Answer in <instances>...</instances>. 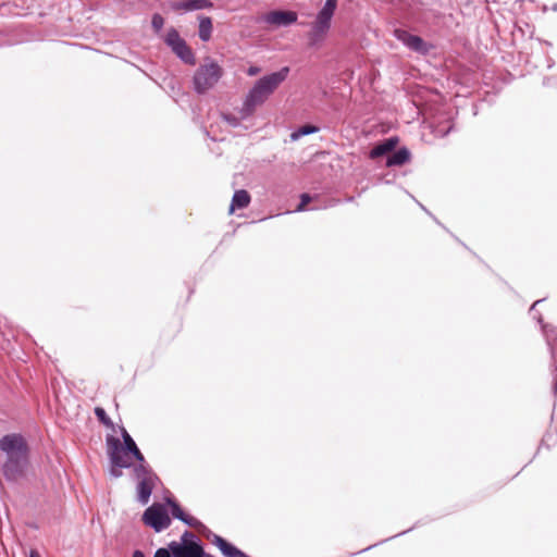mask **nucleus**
<instances>
[{
  "instance_id": "nucleus-15",
  "label": "nucleus",
  "mask_w": 557,
  "mask_h": 557,
  "mask_svg": "<svg viewBox=\"0 0 557 557\" xmlns=\"http://www.w3.org/2000/svg\"><path fill=\"white\" fill-rule=\"evenodd\" d=\"M544 299H539L536 301H534V304L531 306L530 308V314L532 315V318L534 320H536L541 325H542V331H544V327L547 326V330L549 331V333L552 334V339H550V343L552 344H555L557 342V327H554L549 324H544L543 323V318H542V314L537 312L536 310V307L543 302ZM545 334V332H543Z\"/></svg>"
},
{
  "instance_id": "nucleus-8",
  "label": "nucleus",
  "mask_w": 557,
  "mask_h": 557,
  "mask_svg": "<svg viewBox=\"0 0 557 557\" xmlns=\"http://www.w3.org/2000/svg\"><path fill=\"white\" fill-rule=\"evenodd\" d=\"M143 521L156 532H161L171 524L168 511L161 504H153L148 507L143 515Z\"/></svg>"
},
{
  "instance_id": "nucleus-31",
  "label": "nucleus",
  "mask_w": 557,
  "mask_h": 557,
  "mask_svg": "<svg viewBox=\"0 0 557 557\" xmlns=\"http://www.w3.org/2000/svg\"><path fill=\"white\" fill-rule=\"evenodd\" d=\"M29 557H40L39 553L35 549L30 550Z\"/></svg>"
},
{
  "instance_id": "nucleus-27",
  "label": "nucleus",
  "mask_w": 557,
  "mask_h": 557,
  "mask_svg": "<svg viewBox=\"0 0 557 557\" xmlns=\"http://www.w3.org/2000/svg\"><path fill=\"white\" fill-rule=\"evenodd\" d=\"M410 530H411V529H409V531H410ZM407 532H408V530L403 531V532H400V533H398V534H396V535H394V536H391V537H388V539H385V540H383V541H381V542H379V543H376V544L370 545V546H368L367 548L362 549L361 552H367V550L371 549L372 547H374V546H376V545H379V544H382V543H384V542H386V541H389V540H392V539H394V537H396V536L403 535V534H405V533H407Z\"/></svg>"
},
{
  "instance_id": "nucleus-18",
  "label": "nucleus",
  "mask_w": 557,
  "mask_h": 557,
  "mask_svg": "<svg viewBox=\"0 0 557 557\" xmlns=\"http://www.w3.org/2000/svg\"><path fill=\"white\" fill-rule=\"evenodd\" d=\"M319 131V127L314 126V125H311V124H306V125H302L300 126L299 128H297L296 131H294L292 134H290V139L293 141H296L298 140L299 138H301L302 136H307V135H310V134H314Z\"/></svg>"
},
{
  "instance_id": "nucleus-9",
  "label": "nucleus",
  "mask_w": 557,
  "mask_h": 557,
  "mask_svg": "<svg viewBox=\"0 0 557 557\" xmlns=\"http://www.w3.org/2000/svg\"><path fill=\"white\" fill-rule=\"evenodd\" d=\"M393 35L397 40L403 42L406 48L419 54L426 55L432 49V45L428 44L420 36L410 34L406 29L395 28Z\"/></svg>"
},
{
  "instance_id": "nucleus-29",
  "label": "nucleus",
  "mask_w": 557,
  "mask_h": 557,
  "mask_svg": "<svg viewBox=\"0 0 557 557\" xmlns=\"http://www.w3.org/2000/svg\"><path fill=\"white\" fill-rule=\"evenodd\" d=\"M324 5H329L331 8L336 9L337 8V0H326Z\"/></svg>"
},
{
  "instance_id": "nucleus-12",
  "label": "nucleus",
  "mask_w": 557,
  "mask_h": 557,
  "mask_svg": "<svg viewBox=\"0 0 557 557\" xmlns=\"http://www.w3.org/2000/svg\"><path fill=\"white\" fill-rule=\"evenodd\" d=\"M398 144V138L393 136L384 139L375 145L370 151V158L376 159L386 154H391Z\"/></svg>"
},
{
  "instance_id": "nucleus-24",
  "label": "nucleus",
  "mask_w": 557,
  "mask_h": 557,
  "mask_svg": "<svg viewBox=\"0 0 557 557\" xmlns=\"http://www.w3.org/2000/svg\"><path fill=\"white\" fill-rule=\"evenodd\" d=\"M153 557H175L174 549L170 548V544L168 547H160L156 550Z\"/></svg>"
},
{
  "instance_id": "nucleus-23",
  "label": "nucleus",
  "mask_w": 557,
  "mask_h": 557,
  "mask_svg": "<svg viewBox=\"0 0 557 557\" xmlns=\"http://www.w3.org/2000/svg\"><path fill=\"white\" fill-rule=\"evenodd\" d=\"M223 120L232 127H237L240 125V121L243 120L242 116L237 117L234 114L225 113L222 115Z\"/></svg>"
},
{
  "instance_id": "nucleus-19",
  "label": "nucleus",
  "mask_w": 557,
  "mask_h": 557,
  "mask_svg": "<svg viewBox=\"0 0 557 557\" xmlns=\"http://www.w3.org/2000/svg\"><path fill=\"white\" fill-rule=\"evenodd\" d=\"M168 504L170 505L171 507V513L172 516L175 518V519H178L183 522V520L185 519L186 517V513L184 512V510L182 509V507L175 502V500H172V499H169L168 500Z\"/></svg>"
},
{
  "instance_id": "nucleus-3",
  "label": "nucleus",
  "mask_w": 557,
  "mask_h": 557,
  "mask_svg": "<svg viewBox=\"0 0 557 557\" xmlns=\"http://www.w3.org/2000/svg\"><path fill=\"white\" fill-rule=\"evenodd\" d=\"M289 71L288 66H284L276 72H272L257 79L253 86L249 89L239 110L242 119L250 117L257 108L262 106L287 78Z\"/></svg>"
},
{
  "instance_id": "nucleus-22",
  "label": "nucleus",
  "mask_w": 557,
  "mask_h": 557,
  "mask_svg": "<svg viewBox=\"0 0 557 557\" xmlns=\"http://www.w3.org/2000/svg\"><path fill=\"white\" fill-rule=\"evenodd\" d=\"M183 522L185 524H187L188 527L194 528L196 530H200V529L205 528V525L202 524L201 521H199L195 517H191V516H188V515H186V517L183 520Z\"/></svg>"
},
{
  "instance_id": "nucleus-26",
  "label": "nucleus",
  "mask_w": 557,
  "mask_h": 557,
  "mask_svg": "<svg viewBox=\"0 0 557 557\" xmlns=\"http://www.w3.org/2000/svg\"><path fill=\"white\" fill-rule=\"evenodd\" d=\"M135 465L132 463V467H125V469H129L134 467ZM122 469H124V467H120V466H116L114 462H111V469H110V474L111 476L117 479L122 475Z\"/></svg>"
},
{
  "instance_id": "nucleus-30",
  "label": "nucleus",
  "mask_w": 557,
  "mask_h": 557,
  "mask_svg": "<svg viewBox=\"0 0 557 557\" xmlns=\"http://www.w3.org/2000/svg\"><path fill=\"white\" fill-rule=\"evenodd\" d=\"M132 557H145V554L141 550L137 549L133 553Z\"/></svg>"
},
{
  "instance_id": "nucleus-7",
  "label": "nucleus",
  "mask_w": 557,
  "mask_h": 557,
  "mask_svg": "<svg viewBox=\"0 0 557 557\" xmlns=\"http://www.w3.org/2000/svg\"><path fill=\"white\" fill-rule=\"evenodd\" d=\"M170 548L174 549L175 557H205V549L195 534L185 531L181 542H171Z\"/></svg>"
},
{
  "instance_id": "nucleus-10",
  "label": "nucleus",
  "mask_w": 557,
  "mask_h": 557,
  "mask_svg": "<svg viewBox=\"0 0 557 557\" xmlns=\"http://www.w3.org/2000/svg\"><path fill=\"white\" fill-rule=\"evenodd\" d=\"M212 7L213 3L210 0H180L171 3V9L181 13L211 9Z\"/></svg>"
},
{
  "instance_id": "nucleus-14",
  "label": "nucleus",
  "mask_w": 557,
  "mask_h": 557,
  "mask_svg": "<svg viewBox=\"0 0 557 557\" xmlns=\"http://www.w3.org/2000/svg\"><path fill=\"white\" fill-rule=\"evenodd\" d=\"M250 203V195L245 189L236 190L233 195L230 212H234L236 209H245Z\"/></svg>"
},
{
  "instance_id": "nucleus-25",
  "label": "nucleus",
  "mask_w": 557,
  "mask_h": 557,
  "mask_svg": "<svg viewBox=\"0 0 557 557\" xmlns=\"http://www.w3.org/2000/svg\"><path fill=\"white\" fill-rule=\"evenodd\" d=\"M311 200H312V198H311V196H310L309 194H302V195L300 196V202H299V205L297 206V208H296V210H295V211H296V212H300V211L306 210V208H307L308 203H309V202H311Z\"/></svg>"
},
{
  "instance_id": "nucleus-11",
  "label": "nucleus",
  "mask_w": 557,
  "mask_h": 557,
  "mask_svg": "<svg viewBox=\"0 0 557 557\" xmlns=\"http://www.w3.org/2000/svg\"><path fill=\"white\" fill-rule=\"evenodd\" d=\"M297 21L293 11H272L265 15V22L278 26H288Z\"/></svg>"
},
{
  "instance_id": "nucleus-4",
  "label": "nucleus",
  "mask_w": 557,
  "mask_h": 557,
  "mask_svg": "<svg viewBox=\"0 0 557 557\" xmlns=\"http://www.w3.org/2000/svg\"><path fill=\"white\" fill-rule=\"evenodd\" d=\"M221 66L213 61L200 65L194 74V89L197 94L202 95L213 88L222 76Z\"/></svg>"
},
{
  "instance_id": "nucleus-1",
  "label": "nucleus",
  "mask_w": 557,
  "mask_h": 557,
  "mask_svg": "<svg viewBox=\"0 0 557 557\" xmlns=\"http://www.w3.org/2000/svg\"><path fill=\"white\" fill-rule=\"evenodd\" d=\"M120 432L123 443L113 435H108L106 438L110 462H114L120 467H132L128 455L137 461L133 467V478L137 481V500L141 505H146L149 503L152 491L159 482V476L149 466L126 429L121 426Z\"/></svg>"
},
{
  "instance_id": "nucleus-28",
  "label": "nucleus",
  "mask_w": 557,
  "mask_h": 557,
  "mask_svg": "<svg viewBox=\"0 0 557 557\" xmlns=\"http://www.w3.org/2000/svg\"><path fill=\"white\" fill-rule=\"evenodd\" d=\"M260 72V69L258 66H250L247 71V74L249 76H255Z\"/></svg>"
},
{
  "instance_id": "nucleus-21",
  "label": "nucleus",
  "mask_w": 557,
  "mask_h": 557,
  "mask_svg": "<svg viewBox=\"0 0 557 557\" xmlns=\"http://www.w3.org/2000/svg\"><path fill=\"white\" fill-rule=\"evenodd\" d=\"M164 25V18L161 14L154 13L151 17V27L156 34H160Z\"/></svg>"
},
{
  "instance_id": "nucleus-35",
  "label": "nucleus",
  "mask_w": 557,
  "mask_h": 557,
  "mask_svg": "<svg viewBox=\"0 0 557 557\" xmlns=\"http://www.w3.org/2000/svg\"><path fill=\"white\" fill-rule=\"evenodd\" d=\"M205 557H212V556L206 553V554H205Z\"/></svg>"
},
{
  "instance_id": "nucleus-17",
  "label": "nucleus",
  "mask_w": 557,
  "mask_h": 557,
  "mask_svg": "<svg viewBox=\"0 0 557 557\" xmlns=\"http://www.w3.org/2000/svg\"><path fill=\"white\" fill-rule=\"evenodd\" d=\"M430 127L434 136L445 137L453 131L454 124L450 120H446L444 122H433Z\"/></svg>"
},
{
  "instance_id": "nucleus-34",
  "label": "nucleus",
  "mask_w": 557,
  "mask_h": 557,
  "mask_svg": "<svg viewBox=\"0 0 557 557\" xmlns=\"http://www.w3.org/2000/svg\"><path fill=\"white\" fill-rule=\"evenodd\" d=\"M553 10L557 11V3L553 5Z\"/></svg>"
},
{
  "instance_id": "nucleus-5",
  "label": "nucleus",
  "mask_w": 557,
  "mask_h": 557,
  "mask_svg": "<svg viewBox=\"0 0 557 557\" xmlns=\"http://www.w3.org/2000/svg\"><path fill=\"white\" fill-rule=\"evenodd\" d=\"M334 8L323 5L318 12L314 22L312 23L311 30L309 32V44L310 46H317L322 42L331 28L333 15L335 13Z\"/></svg>"
},
{
  "instance_id": "nucleus-32",
  "label": "nucleus",
  "mask_w": 557,
  "mask_h": 557,
  "mask_svg": "<svg viewBox=\"0 0 557 557\" xmlns=\"http://www.w3.org/2000/svg\"><path fill=\"white\" fill-rule=\"evenodd\" d=\"M553 436L550 435H547L545 436L543 440H542V445H544L549 438H552Z\"/></svg>"
},
{
  "instance_id": "nucleus-6",
  "label": "nucleus",
  "mask_w": 557,
  "mask_h": 557,
  "mask_svg": "<svg viewBox=\"0 0 557 557\" xmlns=\"http://www.w3.org/2000/svg\"><path fill=\"white\" fill-rule=\"evenodd\" d=\"M163 40L172 52L184 63L188 65H194L196 63V58L191 48L187 45L186 40L181 37L176 28H169Z\"/></svg>"
},
{
  "instance_id": "nucleus-2",
  "label": "nucleus",
  "mask_w": 557,
  "mask_h": 557,
  "mask_svg": "<svg viewBox=\"0 0 557 557\" xmlns=\"http://www.w3.org/2000/svg\"><path fill=\"white\" fill-rule=\"evenodd\" d=\"M0 450L5 455L2 474L9 482H16L26 475L29 466V447L23 435L11 433L0 438Z\"/></svg>"
},
{
  "instance_id": "nucleus-20",
  "label": "nucleus",
  "mask_w": 557,
  "mask_h": 557,
  "mask_svg": "<svg viewBox=\"0 0 557 557\" xmlns=\"http://www.w3.org/2000/svg\"><path fill=\"white\" fill-rule=\"evenodd\" d=\"M95 414L97 419L106 426H113L112 420L107 414L106 410L101 407L95 408Z\"/></svg>"
},
{
  "instance_id": "nucleus-33",
  "label": "nucleus",
  "mask_w": 557,
  "mask_h": 557,
  "mask_svg": "<svg viewBox=\"0 0 557 557\" xmlns=\"http://www.w3.org/2000/svg\"><path fill=\"white\" fill-rule=\"evenodd\" d=\"M319 208H320V207H318V206H313V207L311 208V210H318Z\"/></svg>"
},
{
  "instance_id": "nucleus-16",
  "label": "nucleus",
  "mask_w": 557,
  "mask_h": 557,
  "mask_svg": "<svg viewBox=\"0 0 557 557\" xmlns=\"http://www.w3.org/2000/svg\"><path fill=\"white\" fill-rule=\"evenodd\" d=\"M212 20L209 16H199L198 35L202 41H209L212 35Z\"/></svg>"
},
{
  "instance_id": "nucleus-13",
  "label": "nucleus",
  "mask_w": 557,
  "mask_h": 557,
  "mask_svg": "<svg viewBox=\"0 0 557 557\" xmlns=\"http://www.w3.org/2000/svg\"><path fill=\"white\" fill-rule=\"evenodd\" d=\"M410 156H411L410 151L406 147H403L396 151H393L389 156H387L386 165L387 166L403 165L410 160Z\"/></svg>"
}]
</instances>
